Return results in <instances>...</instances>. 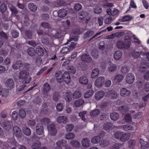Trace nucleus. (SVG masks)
<instances>
[{
	"label": "nucleus",
	"mask_w": 149,
	"mask_h": 149,
	"mask_svg": "<svg viewBox=\"0 0 149 149\" xmlns=\"http://www.w3.org/2000/svg\"><path fill=\"white\" fill-rule=\"evenodd\" d=\"M55 77L58 82H64L66 84H69L70 81V77L69 73L67 71L65 72L63 74L61 71L56 72Z\"/></svg>",
	"instance_id": "obj_1"
},
{
	"label": "nucleus",
	"mask_w": 149,
	"mask_h": 149,
	"mask_svg": "<svg viewBox=\"0 0 149 149\" xmlns=\"http://www.w3.org/2000/svg\"><path fill=\"white\" fill-rule=\"evenodd\" d=\"M19 78L24 79V84H28L31 80V78L29 76V73L25 70H22L19 72Z\"/></svg>",
	"instance_id": "obj_2"
},
{
	"label": "nucleus",
	"mask_w": 149,
	"mask_h": 149,
	"mask_svg": "<svg viewBox=\"0 0 149 149\" xmlns=\"http://www.w3.org/2000/svg\"><path fill=\"white\" fill-rule=\"evenodd\" d=\"M127 44L125 41L121 40H118L116 42V46L119 49H128L130 47L129 46H127Z\"/></svg>",
	"instance_id": "obj_3"
},
{
	"label": "nucleus",
	"mask_w": 149,
	"mask_h": 149,
	"mask_svg": "<svg viewBox=\"0 0 149 149\" xmlns=\"http://www.w3.org/2000/svg\"><path fill=\"white\" fill-rule=\"evenodd\" d=\"M52 40L51 36L48 34L43 35L42 36L41 41L42 43L44 45H49L50 42Z\"/></svg>",
	"instance_id": "obj_4"
},
{
	"label": "nucleus",
	"mask_w": 149,
	"mask_h": 149,
	"mask_svg": "<svg viewBox=\"0 0 149 149\" xmlns=\"http://www.w3.org/2000/svg\"><path fill=\"white\" fill-rule=\"evenodd\" d=\"M47 129L50 134L52 136L55 135L57 131L56 129L55 125L53 124H51L48 125Z\"/></svg>",
	"instance_id": "obj_5"
},
{
	"label": "nucleus",
	"mask_w": 149,
	"mask_h": 149,
	"mask_svg": "<svg viewBox=\"0 0 149 149\" xmlns=\"http://www.w3.org/2000/svg\"><path fill=\"white\" fill-rule=\"evenodd\" d=\"M15 84H6V87L8 88V89L3 88L2 90L1 95L3 97H6L8 94L9 89L11 90V88H13Z\"/></svg>",
	"instance_id": "obj_6"
},
{
	"label": "nucleus",
	"mask_w": 149,
	"mask_h": 149,
	"mask_svg": "<svg viewBox=\"0 0 149 149\" xmlns=\"http://www.w3.org/2000/svg\"><path fill=\"white\" fill-rule=\"evenodd\" d=\"M1 124L2 127L7 131L10 129L12 126V123L7 120L1 122Z\"/></svg>",
	"instance_id": "obj_7"
},
{
	"label": "nucleus",
	"mask_w": 149,
	"mask_h": 149,
	"mask_svg": "<svg viewBox=\"0 0 149 149\" xmlns=\"http://www.w3.org/2000/svg\"><path fill=\"white\" fill-rule=\"evenodd\" d=\"M14 135L17 138L20 137L22 134L20 129L17 125L15 126L13 128Z\"/></svg>",
	"instance_id": "obj_8"
},
{
	"label": "nucleus",
	"mask_w": 149,
	"mask_h": 149,
	"mask_svg": "<svg viewBox=\"0 0 149 149\" xmlns=\"http://www.w3.org/2000/svg\"><path fill=\"white\" fill-rule=\"evenodd\" d=\"M23 62L21 61H15L12 65V68L14 70L19 69L23 66Z\"/></svg>",
	"instance_id": "obj_9"
},
{
	"label": "nucleus",
	"mask_w": 149,
	"mask_h": 149,
	"mask_svg": "<svg viewBox=\"0 0 149 149\" xmlns=\"http://www.w3.org/2000/svg\"><path fill=\"white\" fill-rule=\"evenodd\" d=\"M149 68V63L145 61L141 63L139 68V70L141 72H144Z\"/></svg>",
	"instance_id": "obj_10"
},
{
	"label": "nucleus",
	"mask_w": 149,
	"mask_h": 149,
	"mask_svg": "<svg viewBox=\"0 0 149 149\" xmlns=\"http://www.w3.org/2000/svg\"><path fill=\"white\" fill-rule=\"evenodd\" d=\"M66 141L64 139H62L58 141L56 143L57 146L55 149H62V147L65 146L67 144Z\"/></svg>",
	"instance_id": "obj_11"
},
{
	"label": "nucleus",
	"mask_w": 149,
	"mask_h": 149,
	"mask_svg": "<svg viewBox=\"0 0 149 149\" xmlns=\"http://www.w3.org/2000/svg\"><path fill=\"white\" fill-rule=\"evenodd\" d=\"M135 77L134 75L132 73H130L128 74L126 78V81L128 84H132L134 80Z\"/></svg>",
	"instance_id": "obj_12"
},
{
	"label": "nucleus",
	"mask_w": 149,
	"mask_h": 149,
	"mask_svg": "<svg viewBox=\"0 0 149 149\" xmlns=\"http://www.w3.org/2000/svg\"><path fill=\"white\" fill-rule=\"evenodd\" d=\"M81 59L83 61L86 63H89L92 60L91 57L87 54H83L81 56Z\"/></svg>",
	"instance_id": "obj_13"
},
{
	"label": "nucleus",
	"mask_w": 149,
	"mask_h": 149,
	"mask_svg": "<svg viewBox=\"0 0 149 149\" xmlns=\"http://www.w3.org/2000/svg\"><path fill=\"white\" fill-rule=\"evenodd\" d=\"M36 132L39 135H42L44 132L43 125L42 123H38L36 125Z\"/></svg>",
	"instance_id": "obj_14"
},
{
	"label": "nucleus",
	"mask_w": 149,
	"mask_h": 149,
	"mask_svg": "<svg viewBox=\"0 0 149 149\" xmlns=\"http://www.w3.org/2000/svg\"><path fill=\"white\" fill-rule=\"evenodd\" d=\"M131 93L130 91L127 90V88H123L121 89L120 94L122 96L126 97L130 95Z\"/></svg>",
	"instance_id": "obj_15"
},
{
	"label": "nucleus",
	"mask_w": 149,
	"mask_h": 149,
	"mask_svg": "<svg viewBox=\"0 0 149 149\" xmlns=\"http://www.w3.org/2000/svg\"><path fill=\"white\" fill-rule=\"evenodd\" d=\"M82 146L84 148L89 147L91 144L90 141L88 139L86 138H84L81 141Z\"/></svg>",
	"instance_id": "obj_16"
},
{
	"label": "nucleus",
	"mask_w": 149,
	"mask_h": 149,
	"mask_svg": "<svg viewBox=\"0 0 149 149\" xmlns=\"http://www.w3.org/2000/svg\"><path fill=\"white\" fill-rule=\"evenodd\" d=\"M130 136L129 133H125L123 132L120 138V140L122 142H125L128 140Z\"/></svg>",
	"instance_id": "obj_17"
},
{
	"label": "nucleus",
	"mask_w": 149,
	"mask_h": 149,
	"mask_svg": "<svg viewBox=\"0 0 149 149\" xmlns=\"http://www.w3.org/2000/svg\"><path fill=\"white\" fill-rule=\"evenodd\" d=\"M104 95V93L102 91L97 92L95 95V97L96 100H99L101 99Z\"/></svg>",
	"instance_id": "obj_18"
},
{
	"label": "nucleus",
	"mask_w": 149,
	"mask_h": 149,
	"mask_svg": "<svg viewBox=\"0 0 149 149\" xmlns=\"http://www.w3.org/2000/svg\"><path fill=\"white\" fill-rule=\"evenodd\" d=\"M67 14V11L64 9L59 10L58 12V16L59 17H63L65 16Z\"/></svg>",
	"instance_id": "obj_19"
},
{
	"label": "nucleus",
	"mask_w": 149,
	"mask_h": 149,
	"mask_svg": "<svg viewBox=\"0 0 149 149\" xmlns=\"http://www.w3.org/2000/svg\"><path fill=\"white\" fill-rule=\"evenodd\" d=\"M123 129L125 131H129L134 130V127L133 126L130 124L124 125L122 126Z\"/></svg>",
	"instance_id": "obj_20"
},
{
	"label": "nucleus",
	"mask_w": 149,
	"mask_h": 149,
	"mask_svg": "<svg viewBox=\"0 0 149 149\" xmlns=\"http://www.w3.org/2000/svg\"><path fill=\"white\" fill-rule=\"evenodd\" d=\"M139 142L141 145V148L142 149H145L146 148H148L149 145L147 141H144L142 139L139 140Z\"/></svg>",
	"instance_id": "obj_21"
},
{
	"label": "nucleus",
	"mask_w": 149,
	"mask_h": 149,
	"mask_svg": "<svg viewBox=\"0 0 149 149\" xmlns=\"http://www.w3.org/2000/svg\"><path fill=\"white\" fill-rule=\"evenodd\" d=\"M122 52L120 50L116 51L113 54V57L116 60L120 59L122 56Z\"/></svg>",
	"instance_id": "obj_22"
},
{
	"label": "nucleus",
	"mask_w": 149,
	"mask_h": 149,
	"mask_svg": "<svg viewBox=\"0 0 149 149\" xmlns=\"http://www.w3.org/2000/svg\"><path fill=\"white\" fill-rule=\"evenodd\" d=\"M44 50L41 47L38 46L36 48V52L38 56H42L44 54Z\"/></svg>",
	"instance_id": "obj_23"
},
{
	"label": "nucleus",
	"mask_w": 149,
	"mask_h": 149,
	"mask_svg": "<svg viewBox=\"0 0 149 149\" xmlns=\"http://www.w3.org/2000/svg\"><path fill=\"white\" fill-rule=\"evenodd\" d=\"M56 120L59 123H66L67 122V117L65 116H60L58 117Z\"/></svg>",
	"instance_id": "obj_24"
},
{
	"label": "nucleus",
	"mask_w": 149,
	"mask_h": 149,
	"mask_svg": "<svg viewBox=\"0 0 149 149\" xmlns=\"http://www.w3.org/2000/svg\"><path fill=\"white\" fill-rule=\"evenodd\" d=\"M109 94L110 95L112 99H116L118 97L119 94L117 92L113 90H110L108 92Z\"/></svg>",
	"instance_id": "obj_25"
},
{
	"label": "nucleus",
	"mask_w": 149,
	"mask_h": 149,
	"mask_svg": "<svg viewBox=\"0 0 149 149\" xmlns=\"http://www.w3.org/2000/svg\"><path fill=\"white\" fill-rule=\"evenodd\" d=\"M133 19L132 16L130 15H126L122 17V18L119 19V21L122 22H124L132 20Z\"/></svg>",
	"instance_id": "obj_26"
},
{
	"label": "nucleus",
	"mask_w": 149,
	"mask_h": 149,
	"mask_svg": "<svg viewBox=\"0 0 149 149\" xmlns=\"http://www.w3.org/2000/svg\"><path fill=\"white\" fill-rule=\"evenodd\" d=\"M100 72L99 70L97 68L93 69L91 73V77L92 78H95L99 74Z\"/></svg>",
	"instance_id": "obj_27"
},
{
	"label": "nucleus",
	"mask_w": 149,
	"mask_h": 149,
	"mask_svg": "<svg viewBox=\"0 0 149 149\" xmlns=\"http://www.w3.org/2000/svg\"><path fill=\"white\" fill-rule=\"evenodd\" d=\"M117 68L116 65L113 63H110L109 66V67L108 70L109 72H113L115 71Z\"/></svg>",
	"instance_id": "obj_28"
},
{
	"label": "nucleus",
	"mask_w": 149,
	"mask_h": 149,
	"mask_svg": "<svg viewBox=\"0 0 149 149\" xmlns=\"http://www.w3.org/2000/svg\"><path fill=\"white\" fill-rule=\"evenodd\" d=\"M113 124L110 122L105 123L103 126V128L105 130H108L111 129L112 127Z\"/></svg>",
	"instance_id": "obj_29"
},
{
	"label": "nucleus",
	"mask_w": 149,
	"mask_h": 149,
	"mask_svg": "<svg viewBox=\"0 0 149 149\" xmlns=\"http://www.w3.org/2000/svg\"><path fill=\"white\" fill-rule=\"evenodd\" d=\"M28 7L30 10L33 12H35L37 10V6L33 3H29L28 5Z\"/></svg>",
	"instance_id": "obj_30"
},
{
	"label": "nucleus",
	"mask_w": 149,
	"mask_h": 149,
	"mask_svg": "<svg viewBox=\"0 0 149 149\" xmlns=\"http://www.w3.org/2000/svg\"><path fill=\"white\" fill-rule=\"evenodd\" d=\"M124 76L121 74H118L114 78V81L116 83H119L123 79Z\"/></svg>",
	"instance_id": "obj_31"
},
{
	"label": "nucleus",
	"mask_w": 149,
	"mask_h": 149,
	"mask_svg": "<svg viewBox=\"0 0 149 149\" xmlns=\"http://www.w3.org/2000/svg\"><path fill=\"white\" fill-rule=\"evenodd\" d=\"M84 103L83 99H80L74 102V105L75 107H78L81 106Z\"/></svg>",
	"instance_id": "obj_32"
},
{
	"label": "nucleus",
	"mask_w": 149,
	"mask_h": 149,
	"mask_svg": "<svg viewBox=\"0 0 149 149\" xmlns=\"http://www.w3.org/2000/svg\"><path fill=\"white\" fill-rule=\"evenodd\" d=\"M110 117L112 120H116L118 118L119 116L118 113L113 112L110 114Z\"/></svg>",
	"instance_id": "obj_33"
},
{
	"label": "nucleus",
	"mask_w": 149,
	"mask_h": 149,
	"mask_svg": "<svg viewBox=\"0 0 149 149\" xmlns=\"http://www.w3.org/2000/svg\"><path fill=\"white\" fill-rule=\"evenodd\" d=\"M79 82L81 84H88V79L86 77L83 76L80 77Z\"/></svg>",
	"instance_id": "obj_34"
},
{
	"label": "nucleus",
	"mask_w": 149,
	"mask_h": 149,
	"mask_svg": "<svg viewBox=\"0 0 149 149\" xmlns=\"http://www.w3.org/2000/svg\"><path fill=\"white\" fill-rule=\"evenodd\" d=\"M72 97V94L70 92H67L64 98L67 102H70L71 101Z\"/></svg>",
	"instance_id": "obj_35"
},
{
	"label": "nucleus",
	"mask_w": 149,
	"mask_h": 149,
	"mask_svg": "<svg viewBox=\"0 0 149 149\" xmlns=\"http://www.w3.org/2000/svg\"><path fill=\"white\" fill-rule=\"evenodd\" d=\"M41 145V143L40 141H36L33 143L31 148L32 149H38Z\"/></svg>",
	"instance_id": "obj_36"
},
{
	"label": "nucleus",
	"mask_w": 149,
	"mask_h": 149,
	"mask_svg": "<svg viewBox=\"0 0 149 149\" xmlns=\"http://www.w3.org/2000/svg\"><path fill=\"white\" fill-rule=\"evenodd\" d=\"M9 8L11 12L13 15H16L18 13V10L15 6L11 5L9 6Z\"/></svg>",
	"instance_id": "obj_37"
},
{
	"label": "nucleus",
	"mask_w": 149,
	"mask_h": 149,
	"mask_svg": "<svg viewBox=\"0 0 149 149\" xmlns=\"http://www.w3.org/2000/svg\"><path fill=\"white\" fill-rule=\"evenodd\" d=\"M104 78L102 77H100L96 79L95 84H104Z\"/></svg>",
	"instance_id": "obj_38"
},
{
	"label": "nucleus",
	"mask_w": 149,
	"mask_h": 149,
	"mask_svg": "<svg viewBox=\"0 0 149 149\" xmlns=\"http://www.w3.org/2000/svg\"><path fill=\"white\" fill-rule=\"evenodd\" d=\"M137 52L135 51H133L132 53V56L133 58H137L139 57L140 55H142V52Z\"/></svg>",
	"instance_id": "obj_39"
},
{
	"label": "nucleus",
	"mask_w": 149,
	"mask_h": 149,
	"mask_svg": "<svg viewBox=\"0 0 149 149\" xmlns=\"http://www.w3.org/2000/svg\"><path fill=\"white\" fill-rule=\"evenodd\" d=\"M100 140V137L99 136H95L91 139V141L93 144H96L99 142Z\"/></svg>",
	"instance_id": "obj_40"
},
{
	"label": "nucleus",
	"mask_w": 149,
	"mask_h": 149,
	"mask_svg": "<svg viewBox=\"0 0 149 149\" xmlns=\"http://www.w3.org/2000/svg\"><path fill=\"white\" fill-rule=\"evenodd\" d=\"M109 144V141L106 140H101L100 142V146L101 147H105L108 146Z\"/></svg>",
	"instance_id": "obj_41"
},
{
	"label": "nucleus",
	"mask_w": 149,
	"mask_h": 149,
	"mask_svg": "<svg viewBox=\"0 0 149 149\" xmlns=\"http://www.w3.org/2000/svg\"><path fill=\"white\" fill-rule=\"evenodd\" d=\"M27 53L29 56H32L35 54L36 52L33 48L30 47L27 50Z\"/></svg>",
	"instance_id": "obj_42"
},
{
	"label": "nucleus",
	"mask_w": 149,
	"mask_h": 149,
	"mask_svg": "<svg viewBox=\"0 0 149 149\" xmlns=\"http://www.w3.org/2000/svg\"><path fill=\"white\" fill-rule=\"evenodd\" d=\"M94 32L93 30L87 31L84 34V37L87 38L91 36L94 33Z\"/></svg>",
	"instance_id": "obj_43"
},
{
	"label": "nucleus",
	"mask_w": 149,
	"mask_h": 149,
	"mask_svg": "<svg viewBox=\"0 0 149 149\" xmlns=\"http://www.w3.org/2000/svg\"><path fill=\"white\" fill-rule=\"evenodd\" d=\"M100 112V110L96 109H95L90 113V114L91 117H94L98 115Z\"/></svg>",
	"instance_id": "obj_44"
},
{
	"label": "nucleus",
	"mask_w": 149,
	"mask_h": 149,
	"mask_svg": "<svg viewBox=\"0 0 149 149\" xmlns=\"http://www.w3.org/2000/svg\"><path fill=\"white\" fill-rule=\"evenodd\" d=\"M94 91L92 90L88 91L85 93L84 97L86 98H87L91 97L93 94Z\"/></svg>",
	"instance_id": "obj_45"
},
{
	"label": "nucleus",
	"mask_w": 149,
	"mask_h": 149,
	"mask_svg": "<svg viewBox=\"0 0 149 149\" xmlns=\"http://www.w3.org/2000/svg\"><path fill=\"white\" fill-rule=\"evenodd\" d=\"M23 69H26L29 70L31 68V64L28 63H23Z\"/></svg>",
	"instance_id": "obj_46"
},
{
	"label": "nucleus",
	"mask_w": 149,
	"mask_h": 149,
	"mask_svg": "<svg viewBox=\"0 0 149 149\" xmlns=\"http://www.w3.org/2000/svg\"><path fill=\"white\" fill-rule=\"evenodd\" d=\"M136 140L134 139H130L129 141V146L130 148H134L136 143Z\"/></svg>",
	"instance_id": "obj_47"
},
{
	"label": "nucleus",
	"mask_w": 149,
	"mask_h": 149,
	"mask_svg": "<svg viewBox=\"0 0 149 149\" xmlns=\"http://www.w3.org/2000/svg\"><path fill=\"white\" fill-rule=\"evenodd\" d=\"M51 89L49 84H44L43 86V92L44 93H48Z\"/></svg>",
	"instance_id": "obj_48"
},
{
	"label": "nucleus",
	"mask_w": 149,
	"mask_h": 149,
	"mask_svg": "<svg viewBox=\"0 0 149 149\" xmlns=\"http://www.w3.org/2000/svg\"><path fill=\"white\" fill-rule=\"evenodd\" d=\"M23 21L24 25L26 26H28L30 24L29 19L27 15H25L24 16Z\"/></svg>",
	"instance_id": "obj_49"
},
{
	"label": "nucleus",
	"mask_w": 149,
	"mask_h": 149,
	"mask_svg": "<svg viewBox=\"0 0 149 149\" xmlns=\"http://www.w3.org/2000/svg\"><path fill=\"white\" fill-rule=\"evenodd\" d=\"M81 93L79 91H74L73 94V97L74 98H79L81 97Z\"/></svg>",
	"instance_id": "obj_50"
},
{
	"label": "nucleus",
	"mask_w": 149,
	"mask_h": 149,
	"mask_svg": "<svg viewBox=\"0 0 149 149\" xmlns=\"http://www.w3.org/2000/svg\"><path fill=\"white\" fill-rule=\"evenodd\" d=\"M7 9L6 5L5 3H3L0 6V10L2 14H3Z\"/></svg>",
	"instance_id": "obj_51"
},
{
	"label": "nucleus",
	"mask_w": 149,
	"mask_h": 149,
	"mask_svg": "<svg viewBox=\"0 0 149 149\" xmlns=\"http://www.w3.org/2000/svg\"><path fill=\"white\" fill-rule=\"evenodd\" d=\"M23 132L26 135L29 136L31 134V130L28 127H24L23 129Z\"/></svg>",
	"instance_id": "obj_52"
},
{
	"label": "nucleus",
	"mask_w": 149,
	"mask_h": 149,
	"mask_svg": "<svg viewBox=\"0 0 149 149\" xmlns=\"http://www.w3.org/2000/svg\"><path fill=\"white\" fill-rule=\"evenodd\" d=\"M50 122V119L47 118H44L40 121V123L42 124L43 125H46L49 124Z\"/></svg>",
	"instance_id": "obj_53"
},
{
	"label": "nucleus",
	"mask_w": 149,
	"mask_h": 149,
	"mask_svg": "<svg viewBox=\"0 0 149 149\" xmlns=\"http://www.w3.org/2000/svg\"><path fill=\"white\" fill-rule=\"evenodd\" d=\"M19 115L22 118H24L26 115L25 111L23 109H20L19 111Z\"/></svg>",
	"instance_id": "obj_54"
},
{
	"label": "nucleus",
	"mask_w": 149,
	"mask_h": 149,
	"mask_svg": "<svg viewBox=\"0 0 149 149\" xmlns=\"http://www.w3.org/2000/svg\"><path fill=\"white\" fill-rule=\"evenodd\" d=\"M41 26L45 29H49L51 28L50 24L48 23L43 22L41 24Z\"/></svg>",
	"instance_id": "obj_55"
},
{
	"label": "nucleus",
	"mask_w": 149,
	"mask_h": 149,
	"mask_svg": "<svg viewBox=\"0 0 149 149\" xmlns=\"http://www.w3.org/2000/svg\"><path fill=\"white\" fill-rule=\"evenodd\" d=\"M25 36L27 39H31L32 38V31L31 30H26L25 32Z\"/></svg>",
	"instance_id": "obj_56"
},
{
	"label": "nucleus",
	"mask_w": 149,
	"mask_h": 149,
	"mask_svg": "<svg viewBox=\"0 0 149 149\" xmlns=\"http://www.w3.org/2000/svg\"><path fill=\"white\" fill-rule=\"evenodd\" d=\"M124 40L125 41V42L127 44V46H129L130 47L131 42V40H130V36L127 35L125 36L124 38Z\"/></svg>",
	"instance_id": "obj_57"
},
{
	"label": "nucleus",
	"mask_w": 149,
	"mask_h": 149,
	"mask_svg": "<svg viewBox=\"0 0 149 149\" xmlns=\"http://www.w3.org/2000/svg\"><path fill=\"white\" fill-rule=\"evenodd\" d=\"M70 143L72 146L75 147H78L80 146V144L79 141L76 140L71 141Z\"/></svg>",
	"instance_id": "obj_58"
},
{
	"label": "nucleus",
	"mask_w": 149,
	"mask_h": 149,
	"mask_svg": "<svg viewBox=\"0 0 149 149\" xmlns=\"http://www.w3.org/2000/svg\"><path fill=\"white\" fill-rule=\"evenodd\" d=\"M86 111H83L79 113V116L81 117L83 120L85 121L86 120L85 115H86Z\"/></svg>",
	"instance_id": "obj_59"
},
{
	"label": "nucleus",
	"mask_w": 149,
	"mask_h": 149,
	"mask_svg": "<svg viewBox=\"0 0 149 149\" xmlns=\"http://www.w3.org/2000/svg\"><path fill=\"white\" fill-rule=\"evenodd\" d=\"M125 119L127 123H130L132 122V117L131 115L129 114H125Z\"/></svg>",
	"instance_id": "obj_60"
},
{
	"label": "nucleus",
	"mask_w": 149,
	"mask_h": 149,
	"mask_svg": "<svg viewBox=\"0 0 149 149\" xmlns=\"http://www.w3.org/2000/svg\"><path fill=\"white\" fill-rule=\"evenodd\" d=\"M77 45V42H72L68 46V47L70 50H71L74 49Z\"/></svg>",
	"instance_id": "obj_61"
},
{
	"label": "nucleus",
	"mask_w": 149,
	"mask_h": 149,
	"mask_svg": "<svg viewBox=\"0 0 149 149\" xmlns=\"http://www.w3.org/2000/svg\"><path fill=\"white\" fill-rule=\"evenodd\" d=\"M122 132L119 131L116 132L114 134V136L116 138L120 140Z\"/></svg>",
	"instance_id": "obj_62"
},
{
	"label": "nucleus",
	"mask_w": 149,
	"mask_h": 149,
	"mask_svg": "<svg viewBox=\"0 0 149 149\" xmlns=\"http://www.w3.org/2000/svg\"><path fill=\"white\" fill-rule=\"evenodd\" d=\"M75 136L74 134L72 133H69L65 136V138L68 139H73Z\"/></svg>",
	"instance_id": "obj_63"
},
{
	"label": "nucleus",
	"mask_w": 149,
	"mask_h": 149,
	"mask_svg": "<svg viewBox=\"0 0 149 149\" xmlns=\"http://www.w3.org/2000/svg\"><path fill=\"white\" fill-rule=\"evenodd\" d=\"M102 12L101 8L99 7H96L94 10V12L95 14H100Z\"/></svg>",
	"instance_id": "obj_64"
}]
</instances>
